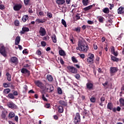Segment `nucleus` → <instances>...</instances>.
<instances>
[{
    "instance_id": "nucleus-45",
    "label": "nucleus",
    "mask_w": 124,
    "mask_h": 124,
    "mask_svg": "<svg viewBox=\"0 0 124 124\" xmlns=\"http://www.w3.org/2000/svg\"><path fill=\"white\" fill-rule=\"evenodd\" d=\"M15 25L16 27H18L19 25H20V22L18 20H16L15 21Z\"/></svg>"
},
{
    "instance_id": "nucleus-25",
    "label": "nucleus",
    "mask_w": 124,
    "mask_h": 124,
    "mask_svg": "<svg viewBox=\"0 0 124 124\" xmlns=\"http://www.w3.org/2000/svg\"><path fill=\"white\" fill-rule=\"evenodd\" d=\"M6 75L7 76V79L9 82H10L11 81V75L8 72L6 73Z\"/></svg>"
},
{
    "instance_id": "nucleus-23",
    "label": "nucleus",
    "mask_w": 124,
    "mask_h": 124,
    "mask_svg": "<svg viewBox=\"0 0 124 124\" xmlns=\"http://www.w3.org/2000/svg\"><path fill=\"white\" fill-rule=\"evenodd\" d=\"M121 107H120L119 106H118L117 107V108H112V111H113V112H116L117 111H118V112H120V111H121Z\"/></svg>"
},
{
    "instance_id": "nucleus-22",
    "label": "nucleus",
    "mask_w": 124,
    "mask_h": 124,
    "mask_svg": "<svg viewBox=\"0 0 124 124\" xmlns=\"http://www.w3.org/2000/svg\"><path fill=\"white\" fill-rule=\"evenodd\" d=\"M107 108L109 109V110H113V104H112V103H108L107 105Z\"/></svg>"
},
{
    "instance_id": "nucleus-33",
    "label": "nucleus",
    "mask_w": 124,
    "mask_h": 124,
    "mask_svg": "<svg viewBox=\"0 0 124 124\" xmlns=\"http://www.w3.org/2000/svg\"><path fill=\"white\" fill-rule=\"evenodd\" d=\"M36 22L38 23V24H40V23H45V19H37L36 20Z\"/></svg>"
},
{
    "instance_id": "nucleus-18",
    "label": "nucleus",
    "mask_w": 124,
    "mask_h": 124,
    "mask_svg": "<svg viewBox=\"0 0 124 124\" xmlns=\"http://www.w3.org/2000/svg\"><path fill=\"white\" fill-rule=\"evenodd\" d=\"M119 104L120 107H124V99L121 97L119 99Z\"/></svg>"
},
{
    "instance_id": "nucleus-53",
    "label": "nucleus",
    "mask_w": 124,
    "mask_h": 124,
    "mask_svg": "<svg viewBox=\"0 0 124 124\" xmlns=\"http://www.w3.org/2000/svg\"><path fill=\"white\" fill-rule=\"evenodd\" d=\"M74 66H76L77 68H78V69L80 68L81 65H80V64H74Z\"/></svg>"
},
{
    "instance_id": "nucleus-52",
    "label": "nucleus",
    "mask_w": 124,
    "mask_h": 124,
    "mask_svg": "<svg viewBox=\"0 0 124 124\" xmlns=\"http://www.w3.org/2000/svg\"><path fill=\"white\" fill-rule=\"evenodd\" d=\"M41 44L42 46H43V47H45V46H46V42H45V41H42L41 42Z\"/></svg>"
},
{
    "instance_id": "nucleus-44",
    "label": "nucleus",
    "mask_w": 124,
    "mask_h": 124,
    "mask_svg": "<svg viewBox=\"0 0 124 124\" xmlns=\"http://www.w3.org/2000/svg\"><path fill=\"white\" fill-rule=\"evenodd\" d=\"M49 39H50V37L48 35L44 36L43 38V40H45L46 41H47V40H49Z\"/></svg>"
},
{
    "instance_id": "nucleus-36",
    "label": "nucleus",
    "mask_w": 124,
    "mask_h": 124,
    "mask_svg": "<svg viewBox=\"0 0 124 124\" xmlns=\"http://www.w3.org/2000/svg\"><path fill=\"white\" fill-rule=\"evenodd\" d=\"M56 2L58 4H63L65 2V1L64 0H57Z\"/></svg>"
},
{
    "instance_id": "nucleus-35",
    "label": "nucleus",
    "mask_w": 124,
    "mask_h": 124,
    "mask_svg": "<svg viewBox=\"0 0 124 124\" xmlns=\"http://www.w3.org/2000/svg\"><path fill=\"white\" fill-rule=\"evenodd\" d=\"M8 117L11 118H14L15 117V113L13 112H11L9 113Z\"/></svg>"
},
{
    "instance_id": "nucleus-46",
    "label": "nucleus",
    "mask_w": 124,
    "mask_h": 124,
    "mask_svg": "<svg viewBox=\"0 0 124 124\" xmlns=\"http://www.w3.org/2000/svg\"><path fill=\"white\" fill-rule=\"evenodd\" d=\"M46 16L48 17V18H52L53 16H52V14L51 13H49V12H47Z\"/></svg>"
},
{
    "instance_id": "nucleus-37",
    "label": "nucleus",
    "mask_w": 124,
    "mask_h": 124,
    "mask_svg": "<svg viewBox=\"0 0 124 124\" xmlns=\"http://www.w3.org/2000/svg\"><path fill=\"white\" fill-rule=\"evenodd\" d=\"M73 31H75L77 32L78 33H79L81 31V27H78L76 28L75 29L73 30Z\"/></svg>"
},
{
    "instance_id": "nucleus-15",
    "label": "nucleus",
    "mask_w": 124,
    "mask_h": 124,
    "mask_svg": "<svg viewBox=\"0 0 124 124\" xmlns=\"http://www.w3.org/2000/svg\"><path fill=\"white\" fill-rule=\"evenodd\" d=\"M93 6H95V4H93V5H89L85 8H83L84 11H89V10L92 9Z\"/></svg>"
},
{
    "instance_id": "nucleus-64",
    "label": "nucleus",
    "mask_w": 124,
    "mask_h": 124,
    "mask_svg": "<svg viewBox=\"0 0 124 124\" xmlns=\"http://www.w3.org/2000/svg\"><path fill=\"white\" fill-rule=\"evenodd\" d=\"M79 56L81 59H84L85 58V54H79Z\"/></svg>"
},
{
    "instance_id": "nucleus-62",
    "label": "nucleus",
    "mask_w": 124,
    "mask_h": 124,
    "mask_svg": "<svg viewBox=\"0 0 124 124\" xmlns=\"http://www.w3.org/2000/svg\"><path fill=\"white\" fill-rule=\"evenodd\" d=\"M27 49H25L24 50H23L22 53L23 54H28V51H27Z\"/></svg>"
},
{
    "instance_id": "nucleus-11",
    "label": "nucleus",
    "mask_w": 124,
    "mask_h": 124,
    "mask_svg": "<svg viewBox=\"0 0 124 124\" xmlns=\"http://www.w3.org/2000/svg\"><path fill=\"white\" fill-rule=\"evenodd\" d=\"M8 107H9V108H11V109H16L17 108V106H16V105H15V104L13 103H9L8 104Z\"/></svg>"
},
{
    "instance_id": "nucleus-31",
    "label": "nucleus",
    "mask_w": 124,
    "mask_h": 124,
    "mask_svg": "<svg viewBox=\"0 0 124 124\" xmlns=\"http://www.w3.org/2000/svg\"><path fill=\"white\" fill-rule=\"evenodd\" d=\"M103 12H104V13H105L106 14H108V13L110 12V10L108 8H105L103 10Z\"/></svg>"
},
{
    "instance_id": "nucleus-7",
    "label": "nucleus",
    "mask_w": 124,
    "mask_h": 124,
    "mask_svg": "<svg viewBox=\"0 0 124 124\" xmlns=\"http://www.w3.org/2000/svg\"><path fill=\"white\" fill-rule=\"evenodd\" d=\"M86 88L89 91H92L93 90V83L89 82L86 83Z\"/></svg>"
},
{
    "instance_id": "nucleus-59",
    "label": "nucleus",
    "mask_w": 124,
    "mask_h": 124,
    "mask_svg": "<svg viewBox=\"0 0 124 124\" xmlns=\"http://www.w3.org/2000/svg\"><path fill=\"white\" fill-rule=\"evenodd\" d=\"M39 14L40 16H43L44 15V13L43 11H40Z\"/></svg>"
},
{
    "instance_id": "nucleus-21",
    "label": "nucleus",
    "mask_w": 124,
    "mask_h": 124,
    "mask_svg": "<svg viewBox=\"0 0 124 124\" xmlns=\"http://www.w3.org/2000/svg\"><path fill=\"white\" fill-rule=\"evenodd\" d=\"M11 62H18V58L16 57H13L11 59Z\"/></svg>"
},
{
    "instance_id": "nucleus-50",
    "label": "nucleus",
    "mask_w": 124,
    "mask_h": 124,
    "mask_svg": "<svg viewBox=\"0 0 124 124\" xmlns=\"http://www.w3.org/2000/svg\"><path fill=\"white\" fill-rule=\"evenodd\" d=\"M3 87H4V88H9V85L7 84V83H4L3 84Z\"/></svg>"
},
{
    "instance_id": "nucleus-43",
    "label": "nucleus",
    "mask_w": 124,
    "mask_h": 124,
    "mask_svg": "<svg viewBox=\"0 0 124 124\" xmlns=\"http://www.w3.org/2000/svg\"><path fill=\"white\" fill-rule=\"evenodd\" d=\"M96 100V99L94 97H92L90 98V101H91L93 103H94Z\"/></svg>"
},
{
    "instance_id": "nucleus-63",
    "label": "nucleus",
    "mask_w": 124,
    "mask_h": 124,
    "mask_svg": "<svg viewBox=\"0 0 124 124\" xmlns=\"http://www.w3.org/2000/svg\"><path fill=\"white\" fill-rule=\"evenodd\" d=\"M0 9H1V10L4 9V6L2 4L0 5Z\"/></svg>"
},
{
    "instance_id": "nucleus-3",
    "label": "nucleus",
    "mask_w": 124,
    "mask_h": 124,
    "mask_svg": "<svg viewBox=\"0 0 124 124\" xmlns=\"http://www.w3.org/2000/svg\"><path fill=\"white\" fill-rule=\"evenodd\" d=\"M73 123L74 124H79V123H81V117L79 113L77 112L76 113Z\"/></svg>"
},
{
    "instance_id": "nucleus-54",
    "label": "nucleus",
    "mask_w": 124,
    "mask_h": 124,
    "mask_svg": "<svg viewBox=\"0 0 124 124\" xmlns=\"http://www.w3.org/2000/svg\"><path fill=\"white\" fill-rule=\"evenodd\" d=\"M74 77L76 79H79L80 78V75L79 74H76Z\"/></svg>"
},
{
    "instance_id": "nucleus-61",
    "label": "nucleus",
    "mask_w": 124,
    "mask_h": 124,
    "mask_svg": "<svg viewBox=\"0 0 124 124\" xmlns=\"http://www.w3.org/2000/svg\"><path fill=\"white\" fill-rule=\"evenodd\" d=\"M76 20H80V16H79V15H77L76 16Z\"/></svg>"
},
{
    "instance_id": "nucleus-6",
    "label": "nucleus",
    "mask_w": 124,
    "mask_h": 124,
    "mask_svg": "<svg viewBox=\"0 0 124 124\" xmlns=\"http://www.w3.org/2000/svg\"><path fill=\"white\" fill-rule=\"evenodd\" d=\"M94 60V55L92 53L88 54V58H87L88 62H92Z\"/></svg>"
},
{
    "instance_id": "nucleus-12",
    "label": "nucleus",
    "mask_w": 124,
    "mask_h": 124,
    "mask_svg": "<svg viewBox=\"0 0 124 124\" xmlns=\"http://www.w3.org/2000/svg\"><path fill=\"white\" fill-rule=\"evenodd\" d=\"M46 90H49V92L52 93L54 91V87L52 85H50L49 84H46L45 86Z\"/></svg>"
},
{
    "instance_id": "nucleus-4",
    "label": "nucleus",
    "mask_w": 124,
    "mask_h": 124,
    "mask_svg": "<svg viewBox=\"0 0 124 124\" xmlns=\"http://www.w3.org/2000/svg\"><path fill=\"white\" fill-rule=\"evenodd\" d=\"M0 53L2 56L5 57H6V50H5V47L2 44H0Z\"/></svg>"
},
{
    "instance_id": "nucleus-57",
    "label": "nucleus",
    "mask_w": 124,
    "mask_h": 124,
    "mask_svg": "<svg viewBox=\"0 0 124 124\" xmlns=\"http://www.w3.org/2000/svg\"><path fill=\"white\" fill-rule=\"evenodd\" d=\"M87 23L88 24H89V25H93L94 23L93 21L91 20H88L87 21Z\"/></svg>"
},
{
    "instance_id": "nucleus-30",
    "label": "nucleus",
    "mask_w": 124,
    "mask_h": 124,
    "mask_svg": "<svg viewBox=\"0 0 124 124\" xmlns=\"http://www.w3.org/2000/svg\"><path fill=\"white\" fill-rule=\"evenodd\" d=\"M59 103L61 104V105H62V106H67V103L64 101L61 100L59 101Z\"/></svg>"
},
{
    "instance_id": "nucleus-51",
    "label": "nucleus",
    "mask_w": 124,
    "mask_h": 124,
    "mask_svg": "<svg viewBox=\"0 0 124 124\" xmlns=\"http://www.w3.org/2000/svg\"><path fill=\"white\" fill-rule=\"evenodd\" d=\"M13 94L14 95V96H17V95H18V91H14Z\"/></svg>"
},
{
    "instance_id": "nucleus-2",
    "label": "nucleus",
    "mask_w": 124,
    "mask_h": 124,
    "mask_svg": "<svg viewBox=\"0 0 124 124\" xmlns=\"http://www.w3.org/2000/svg\"><path fill=\"white\" fill-rule=\"evenodd\" d=\"M67 69L69 72H70V73L73 74H77L78 72V70L73 66H68Z\"/></svg>"
},
{
    "instance_id": "nucleus-27",
    "label": "nucleus",
    "mask_w": 124,
    "mask_h": 124,
    "mask_svg": "<svg viewBox=\"0 0 124 124\" xmlns=\"http://www.w3.org/2000/svg\"><path fill=\"white\" fill-rule=\"evenodd\" d=\"M82 4L84 6H87L89 5V0H82Z\"/></svg>"
},
{
    "instance_id": "nucleus-32",
    "label": "nucleus",
    "mask_w": 124,
    "mask_h": 124,
    "mask_svg": "<svg viewBox=\"0 0 124 124\" xmlns=\"http://www.w3.org/2000/svg\"><path fill=\"white\" fill-rule=\"evenodd\" d=\"M11 91V90H10V89L9 88H7V89H5L3 90V93L5 94H7L8 93H10V92Z\"/></svg>"
},
{
    "instance_id": "nucleus-47",
    "label": "nucleus",
    "mask_w": 124,
    "mask_h": 124,
    "mask_svg": "<svg viewBox=\"0 0 124 124\" xmlns=\"http://www.w3.org/2000/svg\"><path fill=\"white\" fill-rule=\"evenodd\" d=\"M42 98L44 100V101H47L46 97H45V95L44 94H42Z\"/></svg>"
},
{
    "instance_id": "nucleus-55",
    "label": "nucleus",
    "mask_w": 124,
    "mask_h": 124,
    "mask_svg": "<svg viewBox=\"0 0 124 124\" xmlns=\"http://www.w3.org/2000/svg\"><path fill=\"white\" fill-rule=\"evenodd\" d=\"M30 66L31 65H29L28 64H25V65H23V67H25V68H28L29 67L31 68Z\"/></svg>"
},
{
    "instance_id": "nucleus-17",
    "label": "nucleus",
    "mask_w": 124,
    "mask_h": 124,
    "mask_svg": "<svg viewBox=\"0 0 124 124\" xmlns=\"http://www.w3.org/2000/svg\"><path fill=\"white\" fill-rule=\"evenodd\" d=\"M118 14H124V8L121 6L117 10Z\"/></svg>"
},
{
    "instance_id": "nucleus-14",
    "label": "nucleus",
    "mask_w": 124,
    "mask_h": 124,
    "mask_svg": "<svg viewBox=\"0 0 124 124\" xmlns=\"http://www.w3.org/2000/svg\"><path fill=\"white\" fill-rule=\"evenodd\" d=\"M28 31H30V29L28 27H23L22 29V31H20L21 34H24L25 32H27Z\"/></svg>"
},
{
    "instance_id": "nucleus-9",
    "label": "nucleus",
    "mask_w": 124,
    "mask_h": 124,
    "mask_svg": "<svg viewBox=\"0 0 124 124\" xmlns=\"http://www.w3.org/2000/svg\"><path fill=\"white\" fill-rule=\"evenodd\" d=\"M21 72L23 74H26L27 76H30L31 75V72L25 68H23L21 70Z\"/></svg>"
},
{
    "instance_id": "nucleus-1",
    "label": "nucleus",
    "mask_w": 124,
    "mask_h": 124,
    "mask_svg": "<svg viewBox=\"0 0 124 124\" xmlns=\"http://www.w3.org/2000/svg\"><path fill=\"white\" fill-rule=\"evenodd\" d=\"M78 46L76 47V50L77 51H79L80 52H83V53H88L89 51V46L87 44H83L81 42H78Z\"/></svg>"
},
{
    "instance_id": "nucleus-40",
    "label": "nucleus",
    "mask_w": 124,
    "mask_h": 124,
    "mask_svg": "<svg viewBox=\"0 0 124 124\" xmlns=\"http://www.w3.org/2000/svg\"><path fill=\"white\" fill-rule=\"evenodd\" d=\"M98 20L100 23H103V17L101 16L98 17Z\"/></svg>"
},
{
    "instance_id": "nucleus-34",
    "label": "nucleus",
    "mask_w": 124,
    "mask_h": 124,
    "mask_svg": "<svg viewBox=\"0 0 124 124\" xmlns=\"http://www.w3.org/2000/svg\"><path fill=\"white\" fill-rule=\"evenodd\" d=\"M52 41L54 43H57V37L56 36L55 34H54L53 36H52Z\"/></svg>"
},
{
    "instance_id": "nucleus-8",
    "label": "nucleus",
    "mask_w": 124,
    "mask_h": 124,
    "mask_svg": "<svg viewBox=\"0 0 124 124\" xmlns=\"http://www.w3.org/2000/svg\"><path fill=\"white\" fill-rule=\"evenodd\" d=\"M39 33H40V35H41V36H44L45 35H46V30H45V28L41 27L40 28V31H39Z\"/></svg>"
},
{
    "instance_id": "nucleus-13",
    "label": "nucleus",
    "mask_w": 124,
    "mask_h": 124,
    "mask_svg": "<svg viewBox=\"0 0 124 124\" xmlns=\"http://www.w3.org/2000/svg\"><path fill=\"white\" fill-rule=\"evenodd\" d=\"M34 83L36 86H37V87H39V88H42L43 87V83H42V82L39 80L35 81Z\"/></svg>"
},
{
    "instance_id": "nucleus-58",
    "label": "nucleus",
    "mask_w": 124,
    "mask_h": 124,
    "mask_svg": "<svg viewBox=\"0 0 124 124\" xmlns=\"http://www.w3.org/2000/svg\"><path fill=\"white\" fill-rule=\"evenodd\" d=\"M112 54L115 57H117V56H118V51H114Z\"/></svg>"
},
{
    "instance_id": "nucleus-41",
    "label": "nucleus",
    "mask_w": 124,
    "mask_h": 124,
    "mask_svg": "<svg viewBox=\"0 0 124 124\" xmlns=\"http://www.w3.org/2000/svg\"><path fill=\"white\" fill-rule=\"evenodd\" d=\"M57 91L59 94H62V90L61 88L59 87Z\"/></svg>"
},
{
    "instance_id": "nucleus-49",
    "label": "nucleus",
    "mask_w": 124,
    "mask_h": 124,
    "mask_svg": "<svg viewBox=\"0 0 124 124\" xmlns=\"http://www.w3.org/2000/svg\"><path fill=\"white\" fill-rule=\"evenodd\" d=\"M36 54L37 55H38V56H41V51L39 50H37L36 52Z\"/></svg>"
},
{
    "instance_id": "nucleus-20",
    "label": "nucleus",
    "mask_w": 124,
    "mask_h": 124,
    "mask_svg": "<svg viewBox=\"0 0 124 124\" xmlns=\"http://www.w3.org/2000/svg\"><path fill=\"white\" fill-rule=\"evenodd\" d=\"M6 97H7V98H9L10 99H15V96H14V95H13V93H9Z\"/></svg>"
},
{
    "instance_id": "nucleus-42",
    "label": "nucleus",
    "mask_w": 124,
    "mask_h": 124,
    "mask_svg": "<svg viewBox=\"0 0 124 124\" xmlns=\"http://www.w3.org/2000/svg\"><path fill=\"white\" fill-rule=\"evenodd\" d=\"M62 24L64 25V27H65V28H66V27H67V25H66V22H65V20H64V19L62 20Z\"/></svg>"
},
{
    "instance_id": "nucleus-28",
    "label": "nucleus",
    "mask_w": 124,
    "mask_h": 124,
    "mask_svg": "<svg viewBox=\"0 0 124 124\" xmlns=\"http://www.w3.org/2000/svg\"><path fill=\"white\" fill-rule=\"evenodd\" d=\"M59 55H60V56H65L66 54H65V52L63 50H60L59 51Z\"/></svg>"
},
{
    "instance_id": "nucleus-39",
    "label": "nucleus",
    "mask_w": 124,
    "mask_h": 124,
    "mask_svg": "<svg viewBox=\"0 0 124 124\" xmlns=\"http://www.w3.org/2000/svg\"><path fill=\"white\" fill-rule=\"evenodd\" d=\"M31 2V0H24V3L25 5H29L30 4V2Z\"/></svg>"
},
{
    "instance_id": "nucleus-10",
    "label": "nucleus",
    "mask_w": 124,
    "mask_h": 124,
    "mask_svg": "<svg viewBox=\"0 0 124 124\" xmlns=\"http://www.w3.org/2000/svg\"><path fill=\"white\" fill-rule=\"evenodd\" d=\"M21 8H22V4L20 3H16L14 6V10L15 11H19Z\"/></svg>"
},
{
    "instance_id": "nucleus-48",
    "label": "nucleus",
    "mask_w": 124,
    "mask_h": 124,
    "mask_svg": "<svg viewBox=\"0 0 124 124\" xmlns=\"http://www.w3.org/2000/svg\"><path fill=\"white\" fill-rule=\"evenodd\" d=\"M72 61L73 62H78L77 59H76V58L75 57H72Z\"/></svg>"
},
{
    "instance_id": "nucleus-5",
    "label": "nucleus",
    "mask_w": 124,
    "mask_h": 124,
    "mask_svg": "<svg viewBox=\"0 0 124 124\" xmlns=\"http://www.w3.org/2000/svg\"><path fill=\"white\" fill-rule=\"evenodd\" d=\"M119 71L118 67H111L110 68V76H114L116 72Z\"/></svg>"
},
{
    "instance_id": "nucleus-26",
    "label": "nucleus",
    "mask_w": 124,
    "mask_h": 124,
    "mask_svg": "<svg viewBox=\"0 0 124 124\" xmlns=\"http://www.w3.org/2000/svg\"><path fill=\"white\" fill-rule=\"evenodd\" d=\"M28 19H29V16L28 15H25L22 17V20L24 23H25L28 20Z\"/></svg>"
},
{
    "instance_id": "nucleus-16",
    "label": "nucleus",
    "mask_w": 124,
    "mask_h": 124,
    "mask_svg": "<svg viewBox=\"0 0 124 124\" xmlns=\"http://www.w3.org/2000/svg\"><path fill=\"white\" fill-rule=\"evenodd\" d=\"M20 41H21V37L20 36H17L15 39V45H19L20 43Z\"/></svg>"
},
{
    "instance_id": "nucleus-38",
    "label": "nucleus",
    "mask_w": 124,
    "mask_h": 124,
    "mask_svg": "<svg viewBox=\"0 0 124 124\" xmlns=\"http://www.w3.org/2000/svg\"><path fill=\"white\" fill-rule=\"evenodd\" d=\"M111 59L113 62H118L119 61V59L116 58L115 56H111Z\"/></svg>"
},
{
    "instance_id": "nucleus-19",
    "label": "nucleus",
    "mask_w": 124,
    "mask_h": 124,
    "mask_svg": "<svg viewBox=\"0 0 124 124\" xmlns=\"http://www.w3.org/2000/svg\"><path fill=\"white\" fill-rule=\"evenodd\" d=\"M6 115H7V111L6 110H3L2 111V114H1V118L3 120H4L6 117Z\"/></svg>"
},
{
    "instance_id": "nucleus-24",
    "label": "nucleus",
    "mask_w": 124,
    "mask_h": 124,
    "mask_svg": "<svg viewBox=\"0 0 124 124\" xmlns=\"http://www.w3.org/2000/svg\"><path fill=\"white\" fill-rule=\"evenodd\" d=\"M59 113H63V108L62 106H59L58 108Z\"/></svg>"
},
{
    "instance_id": "nucleus-56",
    "label": "nucleus",
    "mask_w": 124,
    "mask_h": 124,
    "mask_svg": "<svg viewBox=\"0 0 124 124\" xmlns=\"http://www.w3.org/2000/svg\"><path fill=\"white\" fill-rule=\"evenodd\" d=\"M100 101L102 103L104 102V101H105V97H101V98H100Z\"/></svg>"
},
{
    "instance_id": "nucleus-60",
    "label": "nucleus",
    "mask_w": 124,
    "mask_h": 124,
    "mask_svg": "<svg viewBox=\"0 0 124 124\" xmlns=\"http://www.w3.org/2000/svg\"><path fill=\"white\" fill-rule=\"evenodd\" d=\"M50 106L51 105H50V104H46L45 105L46 108H50Z\"/></svg>"
},
{
    "instance_id": "nucleus-29",
    "label": "nucleus",
    "mask_w": 124,
    "mask_h": 124,
    "mask_svg": "<svg viewBox=\"0 0 124 124\" xmlns=\"http://www.w3.org/2000/svg\"><path fill=\"white\" fill-rule=\"evenodd\" d=\"M46 78L48 81H49V82H52V81H53V77H52V76H51L50 75H47Z\"/></svg>"
}]
</instances>
